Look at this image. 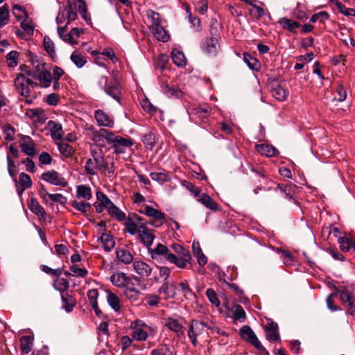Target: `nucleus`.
Segmentation results:
<instances>
[{
  "label": "nucleus",
  "mask_w": 355,
  "mask_h": 355,
  "mask_svg": "<svg viewBox=\"0 0 355 355\" xmlns=\"http://www.w3.org/2000/svg\"><path fill=\"white\" fill-rule=\"evenodd\" d=\"M155 135L153 132L145 134L142 137V141L148 149L152 150L155 144Z\"/></svg>",
  "instance_id": "nucleus-48"
},
{
  "label": "nucleus",
  "mask_w": 355,
  "mask_h": 355,
  "mask_svg": "<svg viewBox=\"0 0 355 355\" xmlns=\"http://www.w3.org/2000/svg\"><path fill=\"white\" fill-rule=\"evenodd\" d=\"M71 60L78 68L83 67L87 62L86 58L78 51L72 53Z\"/></svg>",
  "instance_id": "nucleus-45"
},
{
  "label": "nucleus",
  "mask_w": 355,
  "mask_h": 355,
  "mask_svg": "<svg viewBox=\"0 0 355 355\" xmlns=\"http://www.w3.org/2000/svg\"><path fill=\"white\" fill-rule=\"evenodd\" d=\"M43 110L40 108L28 109L26 110V114L30 119L36 118L37 120H41L43 115Z\"/></svg>",
  "instance_id": "nucleus-58"
},
{
  "label": "nucleus",
  "mask_w": 355,
  "mask_h": 355,
  "mask_svg": "<svg viewBox=\"0 0 355 355\" xmlns=\"http://www.w3.org/2000/svg\"><path fill=\"white\" fill-rule=\"evenodd\" d=\"M70 272H64V274L68 275H72L74 277H85L88 274V272L85 268H78L77 266H72L69 269Z\"/></svg>",
  "instance_id": "nucleus-47"
},
{
  "label": "nucleus",
  "mask_w": 355,
  "mask_h": 355,
  "mask_svg": "<svg viewBox=\"0 0 355 355\" xmlns=\"http://www.w3.org/2000/svg\"><path fill=\"white\" fill-rule=\"evenodd\" d=\"M49 124H52V126L51 127V137L54 139H60L62 137V128L61 124L57 123L54 121H51Z\"/></svg>",
  "instance_id": "nucleus-46"
},
{
  "label": "nucleus",
  "mask_w": 355,
  "mask_h": 355,
  "mask_svg": "<svg viewBox=\"0 0 355 355\" xmlns=\"http://www.w3.org/2000/svg\"><path fill=\"white\" fill-rule=\"evenodd\" d=\"M107 165L104 158L101 155H93L92 157L87 159L84 169L85 173L88 175H97L99 170L103 166Z\"/></svg>",
  "instance_id": "nucleus-8"
},
{
  "label": "nucleus",
  "mask_w": 355,
  "mask_h": 355,
  "mask_svg": "<svg viewBox=\"0 0 355 355\" xmlns=\"http://www.w3.org/2000/svg\"><path fill=\"white\" fill-rule=\"evenodd\" d=\"M171 57L173 62L178 67H184L186 64V58L182 51L177 49L173 50Z\"/></svg>",
  "instance_id": "nucleus-37"
},
{
  "label": "nucleus",
  "mask_w": 355,
  "mask_h": 355,
  "mask_svg": "<svg viewBox=\"0 0 355 355\" xmlns=\"http://www.w3.org/2000/svg\"><path fill=\"white\" fill-rule=\"evenodd\" d=\"M104 90L107 94L112 96L117 101H119L121 92L119 83H116L114 85H108Z\"/></svg>",
  "instance_id": "nucleus-39"
},
{
  "label": "nucleus",
  "mask_w": 355,
  "mask_h": 355,
  "mask_svg": "<svg viewBox=\"0 0 355 355\" xmlns=\"http://www.w3.org/2000/svg\"><path fill=\"white\" fill-rule=\"evenodd\" d=\"M107 301L108 304L115 312H119L121 309L120 300L119 298L112 293H107Z\"/></svg>",
  "instance_id": "nucleus-36"
},
{
  "label": "nucleus",
  "mask_w": 355,
  "mask_h": 355,
  "mask_svg": "<svg viewBox=\"0 0 355 355\" xmlns=\"http://www.w3.org/2000/svg\"><path fill=\"white\" fill-rule=\"evenodd\" d=\"M53 287L60 292H64L68 289L69 282L64 278H58L53 282Z\"/></svg>",
  "instance_id": "nucleus-55"
},
{
  "label": "nucleus",
  "mask_w": 355,
  "mask_h": 355,
  "mask_svg": "<svg viewBox=\"0 0 355 355\" xmlns=\"http://www.w3.org/2000/svg\"><path fill=\"white\" fill-rule=\"evenodd\" d=\"M148 252L153 259L163 257L168 263L175 260V254L162 243H157L155 248H149Z\"/></svg>",
  "instance_id": "nucleus-9"
},
{
  "label": "nucleus",
  "mask_w": 355,
  "mask_h": 355,
  "mask_svg": "<svg viewBox=\"0 0 355 355\" xmlns=\"http://www.w3.org/2000/svg\"><path fill=\"white\" fill-rule=\"evenodd\" d=\"M19 146L21 151L28 156L33 157L36 154L35 144L28 136H20Z\"/></svg>",
  "instance_id": "nucleus-15"
},
{
  "label": "nucleus",
  "mask_w": 355,
  "mask_h": 355,
  "mask_svg": "<svg viewBox=\"0 0 355 355\" xmlns=\"http://www.w3.org/2000/svg\"><path fill=\"white\" fill-rule=\"evenodd\" d=\"M233 318L237 320H244L245 318V312L243 307L239 304H234L232 308Z\"/></svg>",
  "instance_id": "nucleus-51"
},
{
  "label": "nucleus",
  "mask_w": 355,
  "mask_h": 355,
  "mask_svg": "<svg viewBox=\"0 0 355 355\" xmlns=\"http://www.w3.org/2000/svg\"><path fill=\"white\" fill-rule=\"evenodd\" d=\"M15 85L18 94L25 98V103L31 104L37 98L35 92L32 89L37 86V83L30 78L25 76L24 73H18L15 79Z\"/></svg>",
  "instance_id": "nucleus-2"
},
{
  "label": "nucleus",
  "mask_w": 355,
  "mask_h": 355,
  "mask_svg": "<svg viewBox=\"0 0 355 355\" xmlns=\"http://www.w3.org/2000/svg\"><path fill=\"white\" fill-rule=\"evenodd\" d=\"M278 191L284 194L286 198L288 199H293V196L294 193V188L293 186L288 184H278L277 187L275 189V191L277 192Z\"/></svg>",
  "instance_id": "nucleus-40"
},
{
  "label": "nucleus",
  "mask_w": 355,
  "mask_h": 355,
  "mask_svg": "<svg viewBox=\"0 0 355 355\" xmlns=\"http://www.w3.org/2000/svg\"><path fill=\"white\" fill-rule=\"evenodd\" d=\"M19 53L16 51H12L6 55L8 66L10 67H16L18 64Z\"/></svg>",
  "instance_id": "nucleus-54"
},
{
  "label": "nucleus",
  "mask_w": 355,
  "mask_h": 355,
  "mask_svg": "<svg viewBox=\"0 0 355 355\" xmlns=\"http://www.w3.org/2000/svg\"><path fill=\"white\" fill-rule=\"evenodd\" d=\"M139 213L156 220H161L162 222L158 226L162 225L166 218L164 213L150 205H145L144 209L139 210Z\"/></svg>",
  "instance_id": "nucleus-20"
},
{
  "label": "nucleus",
  "mask_w": 355,
  "mask_h": 355,
  "mask_svg": "<svg viewBox=\"0 0 355 355\" xmlns=\"http://www.w3.org/2000/svg\"><path fill=\"white\" fill-rule=\"evenodd\" d=\"M272 93V96L279 101H282L286 99V91L279 85H277L275 87H274Z\"/></svg>",
  "instance_id": "nucleus-56"
},
{
  "label": "nucleus",
  "mask_w": 355,
  "mask_h": 355,
  "mask_svg": "<svg viewBox=\"0 0 355 355\" xmlns=\"http://www.w3.org/2000/svg\"><path fill=\"white\" fill-rule=\"evenodd\" d=\"M346 97L347 93L345 89L342 86L339 85L335 91L334 100L343 102L345 100Z\"/></svg>",
  "instance_id": "nucleus-61"
},
{
  "label": "nucleus",
  "mask_w": 355,
  "mask_h": 355,
  "mask_svg": "<svg viewBox=\"0 0 355 355\" xmlns=\"http://www.w3.org/2000/svg\"><path fill=\"white\" fill-rule=\"evenodd\" d=\"M139 237L141 241L144 246H146L148 250L150 248L153 241L155 239V236L153 233L150 232L149 230L146 227H144L142 230L139 231Z\"/></svg>",
  "instance_id": "nucleus-29"
},
{
  "label": "nucleus",
  "mask_w": 355,
  "mask_h": 355,
  "mask_svg": "<svg viewBox=\"0 0 355 355\" xmlns=\"http://www.w3.org/2000/svg\"><path fill=\"white\" fill-rule=\"evenodd\" d=\"M107 211L112 217H114L119 221H122L125 219V213L120 210L113 202H112L109 206Z\"/></svg>",
  "instance_id": "nucleus-42"
},
{
  "label": "nucleus",
  "mask_w": 355,
  "mask_h": 355,
  "mask_svg": "<svg viewBox=\"0 0 355 355\" xmlns=\"http://www.w3.org/2000/svg\"><path fill=\"white\" fill-rule=\"evenodd\" d=\"M211 109L207 104L199 105L195 107H193L189 114L193 118L205 119L207 118L211 114Z\"/></svg>",
  "instance_id": "nucleus-18"
},
{
  "label": "nucleus",
  "mask_w": 355,
  "mask_h": 355,
  "mask_svg": "<svg viewBox=\"0 0 355 355\" xmlns=\"http://www.w3.org/2000/svg\"><path fill=\"white\" fill-rule=\"evenodd\" d=\"M93 133L94 138H104L116 154L124 153L128 148L133 145L131 139L116 135L112 132L104 128H101L98 131L94 130Z\"/></svg>",
  "instance_id": "nucleus-1"
},
{
  "label": "nucleus",
  "mask_w": 355,
  "mask_h": 355,
  "mask_svg": "<svg viewBox=\"0 0 355 355\" xmlns=\"http://www.w3.org/2000/svg\"><path fill=\"white\" fill-rule=\"evenodd\" d=\"M125 230L131 235H135L139 233L141 230L139 228L138 224H135L131 218H128L125 220Z\"/></svg>",
  "instance_id": "nucleus-53"
},
{
  "label": "nucleus",
  "mask_w": 355,
  "mask_h": 355,
  "mask_svg": "<svg viewBox=\"0 0 355 355\" xmlns=\"http://www.w3.org/2000/svg\"><path fill=\"white\" fill-rule=\"evenodd\" d=\"M215 22L211 21L210 33L212 36L205 38L202 40L201 48L203 52L207 55H216L219 51L220 45L218 43V36L217 35L216 28H214Z\"/></svg>",
  "instance_id": "nucleus-3"
},
{
  "label": "nucleus",
  "mask_w": 355,
  "mask_h": 355,
  "mask_svg": "<svg viewBox=\"0 0 355 355\" xmlns=\"http://www.w3.org/2000/svg\"><path fill=\"white\" fill-rule=\"evenodd\" d=\"M9 20L8 8L6 5L0 8V26L6 25Z\"/></svg>",
  "instance_id": "nucleus-59"
},
{
  "label": "nucleus",
  "mask_w": 355,
  "mask_h": 355,
  "mask_svg": "<svg viewBox=\"0 0 355 355\" xmlns=\"http://www.w3.org/2000/svg\"><path fill=\"white\" fill-rule=\"evenodd\" d=\"M77 17V5L76 1L68 0L66 7L62 10V13L57 17L56 22L60 24L67 19V21L66 24L68 25L71 21L76 20Z\"/></svg>",
  "instance_id": "nucleus-7"
},
{
  "label": "nucleus",
  "mask_w": 355,
  "mask_h": 355,
  "mask_svg": "<svg viewBox=\"0 0 355 355\" xmlns=\"http://www.w3.org/2000/svg\"><path fill=\"white\" fill-rule=\"evenodd\" d=\"M3 132L5 134V139L8 141H12L15 139V130L10 125H6L4 127Z\"/></svg>",
  "instance_id": "nucleus-64"
},
{
  "label": "nucleus",
  "mask_w": 355,
  "mask_h": 355,
  "mask_svg": "<svg viewBox=\"0 0 355 355\" xmlns=\"http://www.w3.org/2000/svg\"><path fill=\"white\" fill-rule=\"evenodd\" d=\"M150 28L152 31L154 36L157 40L163 42H167L169 39V35L167 34L164 28L161 24L150 25Z\"/></svg>",
  "instance_id": "nucleus-25"
},
{
  "label": "nucleus",
  "mask_w": 355,
  "mask_h": 355,
  "mask_svg": "<svg viewBox=\"0 0 355 355\" xmlns=\"http://www.w3.org/2000/svg\"><path fill=\"white\" fill-rule=\"evenodd\" d=\"M240 335L243 340L251 343L253 346L257 347V345H259V339L249 326H243L240 330Z\"/></svg>",
  "instance_id": "nucleus-19"
},
{
  "label": "nucleus",
  "mask_w": 355,
  "mask_h": 355,
  "mask_svg": "<svg viewBox=\"0 0 355 355\" xmlns=\"http://www.w3.org/2000/svg\"><path fill=\"white\" fill-rule=\"evenodd\" d=\"M42 179L55 186L65 187L68 183L65 178L58 172L54 170L48 171L42 175Z\"/></svg>",
  "instance_id": "nucleus-10"
},
{
  "label": "nucleus",
  "mask_w": 355,
  "mask_h": 355,
  "mask_svg": "<svg viewBox=\"0 0 355 355\" xmlns=\"http://www.w3.org/2000/svg\"><path fill=\"white\" fill-rule=\"evenodd\" d=\"M59 152L66 157H71L74 154L75 150L73 148L67 143H59L58 144Z\"/></svg>",
  "instance_id": "nucleus-43"
},
{
  "label": "nucleus",
  "mask_w": 355,
  "mask_h": 355,
  "mask_svg": "<svg viewBox=\"0 0 355 355\" xmlns=\"http://www.w3.org/2000/svg\"><path fill=\"white\" fill-rule=\"evenodd\" d=\"M132 266L134 271L140 277H148L152 274L153 267L142 260H135Z\"/></svg>",
  "instance_id": "nucleus-14"
},
{
  "label": "nucleus",
  "mask_w": 355,
  "mask_h": 355,
  "mask_svg": "<svg viewBox=\"0 0 355 355\" xmlns=\"http://www.w3.org/2000/svg\"><path fill=\"white\" fill-rule=\"evenodd\" d=\"M128 277L124 272H116L110 277V280L114 286L122 288Z\"/></svg>",
  "instance_id": "nucleus-38"
},
{
  "label": "nucleus",
  "mask_w": 355,
  "mask_h": 355,
  "mask_svg": "<svg viewBox=\"0 0 355 355\" xmlns=\"http://www.w3.org/2000/svg\"><path fill=\"white\" fill-rule=\"evenodd\" d=\"M243 60L248 64L250 69L252 70H257L259 67V61L252 57L249 53H245L243 54Z\"/></svg>",
  "instance_id": "nucleus-50"
},
{
  "label": "nucleus",
  "mask_w": 355,
  "mask_h": 355,
  "mask_svg": "<svg viewBox=\"0 0 355 355\" xmlns=\"http://www.w3.org/2000/svg\"><path fill=\"white\" fill-rule=\"evenodd\" d=\"M33 338L30 336H24L20 338V349L24 354L31 351L33 345Z\"/></svg>",
  "instance_id": "nucleus-35"
},
{
  "label": "nucleus",
  "mask_w": 355,
  "mask_h": 355,
  "mask_svg": "<svg viewBox=\"0 0 355 355\" xmlns=\"http://www.w3.org/2000/svg\"><path fill=\"white\" fill-rule=\"evenodd\" d=\"M206 327V324L204 322L196 320L191 321L187 335L193 346H196L197 336L203 333Z\"/></svg>",
  "instance_id": "nucleus-12"
},
{
  "label": "nucleus",
  "mask_w": 355,
  "mask_h": 355,
  "mask_svg": "<svg viewBox=\"0 0 355 355\" xmlns=\"http://www.w3.org/2000/svg\"><path fill=\"white\" fill-rule=\"evenodd\" d=\"M97 201L94 204L97 213L103 212L105 209H109V206L112 204V201L108 197L101 191L96 192Z\"/></svg>",
  "instance_id": "nucleus-17"
},
{
  "label": "nucleus",
  "mask_w": 355,
  "mask_h": 355,
  "mask_svg": "<svg viewBox=\"0 0 355 355\" xmlns=\"http://www.w3.org/2000/svg\"><path fill=\"white\" fill-rule=\"evenodd\" d=\"M181 185L189 191L196 198L201 194V189L190 182L182 180L181 181Z\"/></svg>",
  "instance_id": "nucleus-49"
},
{
  "label": "nucleus",
  "mask_w": 355,
  "mask_h": 355,
  "mask_svg": "<svg viewBox=\"0 0 355 355\" xmlns=\"http://www.w3.org/2000/svg\"><path fill=\"white\" fill-rule=\"evenodd\" d=\"M265 331L266 338L270 341H276L279 338L278 325L272 320L268 321L265 327Z\"/></svg>",
  "instance_id": "nucleus-21"
},
{
  "label": "nucleus",
  "mask_w": 355,
  "mask_h": 355,
  "mask_svg": "<svg viewBox=\"0 0 355 355\" xmlns=\"http://www.w3.org/2000/svg\"><path fill=\"white\" fill-rule=\"evenodd\" d=\"M206 295H207L208 300L213 305H215L216 306H219L220 301L216 295V292L213 289L208 288L206 291Z\"/></svg>",
  "instance_id": "nucleus-63"
},
{
  "label": "nucleus",
  "mask_w": 355,
  "mask_h": 355,
  "mask_svg": "<svg viewBox=\"0 0 355 355\" xmlns=\"http://www.w3.org/2000/svg\"><path fill=\"white\" fill-rule=\"evenodd\" d=\"M100 239L103 245L104 250L106 252H110L115 245L112 236L108 234L103 233Z\"/></svg>",
  "instance_id": "nucleus-41"
},
{
  "label": "nucleus",
  "mask_w": 355,
  "mask_h": 355,
  "mask_svg": "<svg viewBox=\"0 0 355 355\" xmlns=\"http://www.w3.org/2000/svg\"><path fill=\"white\" fill-rule=\"evenodd\" d=\"M256 148L259 153L266 157H273L277 153V150L272 146L268 144L257 145Z\"/></svg>",
  "instance_id": "nucleus-33"
},
{
  "label": "nucleus",
  "mask_w": 355,
  "mask_h": 355,
  "mask_svg": "<svg viewBox=\"0 0 355 355\" xmlns=\"http://www.w3.org/2000/svg\"><path fill=\"white\" fill-rule=\"evenodd\" d=\"M76 197L79 199L82 198L85 200H89L92 198V190L90 187L85 185L78 186Z\"/></svg>",
  "instance_id": "nucleus-34"
},
{
  "label": "nucleus",
  "mask_w": 355,
  "mask_h": 355,
  "mask_svg": "<svg viewBox=\"0 0 355 355\" xmlns=\"http://www.w3.org/2000/svg\"><path fill=\"white\" fill-rule=\"evenodd\" d=\"M165 326L176 333L178 336L184 335L183 326L178 320L169 318L167 319Z\"/></svg>",
  "instance_id": "nucleus-31"
},
{
  "label": "nucleus",
  "mask_w": 355,
  "mask_h": 355,
  "mask_svg": "<svg viewBox=\"0 0 355 355\" xmlns=\"http://www.w3.org/2000/svg\"><path fill=\"white\" fill-rule=\"evenodd\" d=\"M339 247L341 251L347 252L352 250V254L355 256V244L346 236L339 237L338 239Z\"/></svg>",
  "instance_id": "nucleus-28"
},
{
  "label": "nucleus",
  "mask_w": 355,
  "mask_h": 355,
  "mask_svg": "<svg viewBox=\"0 0 355 355\" xmlns=\"http://www.w3.org/2000/svg\"><path fill=\"white\" fill-rule=\"evenodd\" d=\"M129 327L132 330L131 336L133 339L137 341H145L148 339L150 327L141 320L132 321Z\"/></svg>",
  "instance_id": "nucleus-6"
},
{
  "label": "nucleus",
  "mask_w": 355,
  "mask_h": 355,
  "mask_svg": "<svg viewBox=\"0 0 355 355\" xmlns=\"http://www.w3.org/2000/svg\"><path fill=\"white\" fill-rule=\"evenodd\" d=\"M76 1V0H75ZM79 3L78 10L82 18L87 22H91V18L87 15V8L85 2L83 0H77Z\"/></svg>",
  "instance_id": "nucleus-52"
},
{
  "label": "nucleus",
  "mask_w": 355,
  "mask_h": 355,
  "mask_svg": "<svg viewBox=\"0 0 355 355\" xmlns=\"http://www.w3.org/2000/svg\"><path fill=\"white\" fill-rule=\"evenodd\" d=\"M171 248L175 254H174L175 260L170 261V263H173L181 269L186 268L191 259L189 250L178 244H173Z\"/></svg>",
  "instance_id": "nucleus-4"
},
{
  "label": "nucleus",
  "mask_w": 355,
  "mask_h": 355,
  "mask_svg": "<svg viewBox=\"0 0 355 355\" xmlns=\"http://www.w3.org/2000/svg\"><path fill=\"white\" fill-rule=\"evenodd\" d=\"M159 293L164 294L165 299L173 298L176 295L175 284H170L168 281L164 282L159 288Z\"/></svg>",
  "instance_id": "nucleus-26"
},
{
  "label": "nucleus",
  "mask_w": 355,
  "mask_h": 355,
  "mask_svg": "<svg viewBox=\"0 0 355 355\" xmlns=\"http://www.w3.org/2000/svg\"><path fill=\"white\" fill-rule=\"evenodd\" d=\"M67 27V25L65 24L63 27L58 28V33L60 37L63 41L69 44H77V40L80 37V33H83V31L78 28H73L69 33L65 34Z\"/></svg>",
  "instance_id": "nucleus-13"
},
{
  "label": "nucleus",
  "mask_w": 355,
  "mask_h": 355,
  "mask_svg": "<svg viewBox=\"0 0 355 355\" xmlns=\"http://www.w3.org/2000/svg\"><path fill=\"white\" fill-rule=\"evenodd\" d=\"M150 177L153 180L156 181L159 184H164L171 180L170 176L167 173L165 172H153L150 173Z\"/></svg>",
  "instance_id": "nucleus-44"
},
{
  "label": "nucleus",
  "mask_w": 355,
  "mask_h": 355,
  "mask_svg": "<svg viewBox=\"0 0 355 355\" xmlns=\"http://www.w3.org/2000/svg\"><path fill=\"white\" fill-rule=\"evenodd\" d=\"M94 117L99 126H104L112 128L114 125V119L101 110L95 111Z\"/></svg>",
  "instance_id": "nucleus-16"
},
{
  "label": "nucleus",
  "mask_w": 355,
  "mask_h": 355,
  "mask_svg": "<svg viewBox=\"0 0 355 355\" xmlns=\"http://www.w3.org/2000/svg\"><path fill=\"white\" fill-rule=\"evenodd\" d=\"M32 184L33 182L31 177L25 173H21L19 174V182L16 185L18 194L21 195L26 189L31 187Z\"/></svg>",
  "instance_id": "nucleus-23"
},
{
  "label": "nucleus",
  "mask_w": 355,
  "mask_h": 355,
  "mask_svg": "<svg viewBox=\"0 0 355 355\" xmlns=\"http://www.w3.org/2000/svg\"><path fill=\"white\" fill-rule=\"evenodd\" d=\"M197 200L211 211H216L220 210L219 206L215 200L205 193H201L198 197Z\"/></svg>",
  "instance_id": "nucleus-22"
},
{
  "label": "nucleus",
  "mask_w": 355,
  "mask_h": 355,
  "mask_svg": "<svg viewBox=\"0 0 355 355\" xmlns=\"http://www.w3.org/2000/svg\"><path fill=\"white\" fill-rule=\"evenodd\" d=\"M35 67L36 70L33 73V77L39 80L42 87H49L52 82V76L51 73L45 69L44 64H37Z\"/></svg>",
  "instance_id": "nucleus-11"
},
{
  "label": "nucleus",
  "mask_w": 355,
  "mask_h": 355,
  "mask_svg": "<svg viewBox=\"0 0 355 355\" xmlns=\"http://www.w3.org/2000/svg\"><path fill=\"white\" fill-rule=\"evenodd\" d=\"M61 299L62 307L67 312H71L76 304L75 298L72 295L67 293H62L61 295Z\"/></svg>",
  "instance_id": "nucleus-32"
},
{
  "label": "nucleus",
  "mask_w": 355,
  "mask_h": 355,
  "mask_svg": "<svg viewBox=\"0 0 355 355\" xmlns=\"http://www.w3.org/2000/svg\"><path fill=\"white\" fill-rule=\"evenodd\" d=\"M28 207L33 213L36 214L40 218L45 220L46 213L37 200L35 198H31L28 203Z\"/></svg>",
  "instance_id": "nucleus-27"
},
{
  "label": "nucleus",
  "mask_w": 355,
  "mask_h": 355,
  "mask_svg": "<svg viewBox=\"0 0 355 355\" xmlns=\"http://www.w3.org/2000/svg\"><path fill=\"white\" fill-rule=\"evenodd\" d=\"M279 24L282 28L288 30L291 33H296V30L300 28V24L287 17H282L279 20Z\"/></svg>",
  "instance_id": "nucleus-30"
},
{
  "label": "nucleus",
  "mask_w": 355,
  "mask_h": 355,
  "mask_svg": "<svg viewBox=\"0 0 355 355\" xmlns=\"http://www.w3.org/2000/svg\"><path fill=\"white\" fill-rule=\"evenodd\" d=\"M329 287L334 289V293L336 296H339L340 302L343 304L353 300L354 297L352 295L354 291V286L345 284L344 283H333L328 284Z\"/></svg>",
  "instance_id": "nucleus-5"
},
{
  "label": "nucleus",
  "mask_w": 355,
  "mask_h": 355,
  "mask_svg": "<svg viewBox=\"0 0 355 355\" xmlns=\"http://www.w3.org/2000/svg\"><path fill=\"white\" fill-rule=\"evenodd\" d=\"M71 206L83 213H86L91 207L89 202H78L76 200L71 202Z\"/></svg>",
  "instance_id": "nucleus-62"
},
{
  "label": "nucleus",
  "mask_w": 355,
  "mask_h": 355,
  "mask_svg": "<svg viewBox=\"0 0 355 355\" xmlns=\"http://www.w3.org/2000/svg\"><path fill=\"white\" fill-rule=\"evenodd\" d=\"M336 294L334 293H331L329 294L326 298V303L327 308L331 311H338L341 310L338 306L334 304V298L336 297Z\"/></svg>",
  "instance_id": "nucleus-57"
},
{
  "label": "nucleus",
  "mask_w": 355,
  "mask_h": 355,
  "mask_svg": "<svg viewBox=\"0 0 355 355\" xmlns=\"http://www.w3.org/2000/svg\"><path fill=\"white\" fill-rule=\"evenodd\" d=\"M116 258L119 262L125 265L133 263L134 257L132 254L125 248H117L116 250Z\"/></svg>",
  "instance_id": "nucleus-24"
},
{
  "label": "nucleus",
  "mask_w": 355,
  "mask_h": 355,
  "mask_svg": "<svg viewBox=\"0 0 355 355\" xmlns=\"http://www.w3.org/2000/svg\"><path fill=\"white\" fill-rule=\"evenodd\" d=\"M329 17V14L325 11H321L318 13L313 15L310 18V21L311 23H315L316 21L324 22Z\"/></svg>",
  "instance_id": "nucleus-60"
}]
</instances>
